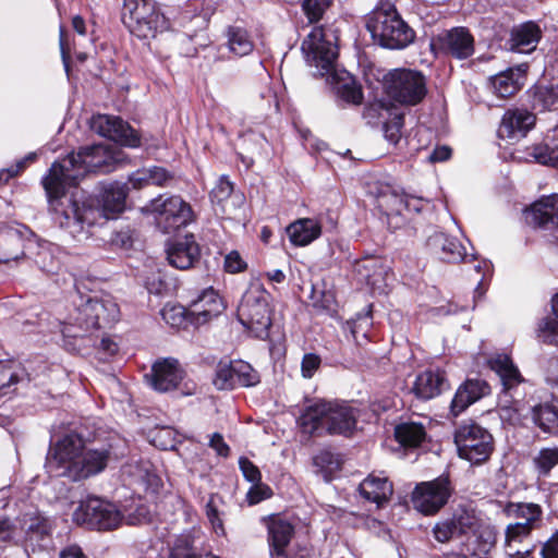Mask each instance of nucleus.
I'll return each instance as SVG.
<instances>
[{
	"label": "nucleus",
	"mask_w": 558,
	"mask_h": 558,
	"mask_svg": "<svg viewBox=\"0 0 558 558\" xmlns=\"http://www.w3.org/2000/svg\"><path fill=\"white\" fill-rule=\"evenodd\" d=\"M223 310L222 299L213 288L205 289L190 304V312L195 316L196 323H206L221 314Z\"/></svg>",
	"instance_id": "cd10ccee"
},
{
	"label": "nucleus",
	"mask_w": 558,
	"mask_h": 558,
	"mask_svg": "<svg viewBox=\"0 0 558 558\" xmlns=\"http://www.w3.org/2000/svg\"><path fill=\"white\" fill-rule=\"evenodd\" d=\"M265 521L271 558H288L287 547L294 535V526L278 514H272Z\"/></svg>",
	"instance_id": "f3484780"
},
{
	"label": "nucleus",
	"mask_w": 558,
	"mask_h": 558,
	"mask_svg": "<svg viewBox=\"0 0 558 558\" xmlns=\"http://www.w3.org/2000/svg\"><path fill=\"white\" fill-rule=\"evenodd\" d=\"M542 558H558V532L543 544Z\"/></svg>",
	"instance_id": "774afa93"
},
{
	"label": "nucleus",
	"mask_w": 558,
	"mask_h": 558,
	"mask_svg": "<svg viewBox=\"0 0 558 558\" xmlns=\"http://www.w3.org/2000/svg\"><path fill=\"white\" fill-rule=\"evenodd\" d=\"M121 20L140 39H151L170 28V22L154 0H124Z\"/></svg>",
	"instance_id": "39448f33"
},
{
	"label": "nucleus",
	"mask_w": 558,
	"mask_h": 558,
	"mask_svg": "<svg viewBox=\"0 0 558 558\" xmlns=\"http://www.w3.org/2000/svg\"><path fill=\"white\" fill-rule=\"evenodd\" d=\"M532 420L544 433H558V411L549 404L532 408Z\"/></svg>",
	"instance_id": "c9c22d12"
},
{
	"label": "nucleus",
	"mask_w": 558,
	"mask_h": 558,
	"mask_svg": "<svg viewBox=\"0 0 558 558\" xmlns=\"http://www.w3.org/2000/svg\"><path fill=\"white\" fill-rule=\"evenodd\" d=\"M473 534L475 535L473 556L475 558H489V554L495 548L497 542L496 529L483 522Z\"/></svg>",
	"instance_id": "f704fd0d"
},
{
	"label": "nucleus",
	"mask_w": 558,
	"mask_h": 558,
	"mask_svg": "<svg viewBox=\"0 0 558 558\" xmlns=\"http://www.w3.org/2000/svg\"><path fill=\"white\" fill-rule=\"evenodd\" d=\"M506 511L508 514H514L523 519L521 523H529L530 529L533 530L535 522L539 521L542 509L536 504H508Z\"/></svg>",
	"instance_id": "a19ab883"
},
{
	"label": "nucleus",
	"mask_w": 558,
	"mask_h": 558,
	"mask_svg": "<svg viewBox=\"0 0 558 558\" xmlns=\"http://www.w3.org/2000/svg\"><path fill=\"white\" fill-rule=\"evenodd\" d=\"M403 119L402 113H395L384 123L385 137L391 144H397L401 138Z\"/></svg>",
	"instance_id": "5fc2aeb1"
},
{
	"label": "nucleus",
	"mask_w": 558,
	"mask_h": 558,
	"mask_svg": "<svg viewBox=\"0 0 558 558\" xmlns=\"http://www.w3.org/2000/svg\"><path fill=\"white\" fill-rule=\"evenodd\" d=\"M118 304L110 298L77 295L70 305L58 306L56 322L65 338H78L106 328L119 319Z\"/></svg>",
	"instance_id": "7ed1b4c3"
},
{
	"label": "nucleus",
	"mask_w": 558,
	"mask_h": 558,
	"mask_svg": "<svg viewBox=\"0 0 558 558\" xmlns=\"http://www.w3.org/2000/svg\"><path fill=\"white\" fill-rule=\"evenodd\" d=\"M372 325L371 312L364 315H357L356 319L347 322L344 330H349L356 343H359V335L361 333L364 338L367 337V330Z\"/></svg>",
	"instance_id": "864d4df0"
},
{
	"label": "nucleus",
	"mask_w": 558,
	"mask_h": 558,
	"mask_svg": "<svg viewBox=\"0 0 558 558\" xmlns=\"http://www.w3.org/2000/svg\"><path fill=\"white\" fill-rule=\"evenodd\" d=\"M233 362H219L216 368L214 385L219 390L233 389L235 387V373Z\"/></svg>",
	"instance_id": "a18cd8bd"
},
{
	"label": "nucleus",
	"mask_w": 558,
	"mask_h": 558,
	"mask_svg": "<svg viewBox=\"0 0 558 558\" xmlns=\"http://www.w3.org/2000/svg\"><path fill=\"white\" fill-rule=\"evenodd\" d=\"M246 268V263L236 251L230 252L225 257V269L230 274L241 272Z\"/></svg>",
	"instance_id": "0e129e2a"
},
{
	"label": "nucleus",
	"mask_w": 558,
	"mask_h": 558,
	"mask_svg": "<svg viewBox=\"0 0 558 558\" xmlns=\"http://www.w3.org/2000/svg\"><path fill=\"white\" fill-rule=\"evenodd\" d=\"M126 195L128 185L125 183L110 182L102 184L98 203L107 219L124 210Z\"/></svg>",
	"instance_id": "bb28decb"
},
{
	"label": "nucleus",
	"mask_w": 558,
	"mask_h": 558,
	"mask_svg": "<svg viewBox=\"0 0 558 558\" xmlns=\"http://www.w3.org/2000/svg\"><path fill=\"white\" fill-rule=\"evenodd\" d=\"M16 522L29 541L45 538L50 535L54 526L53 521L36 508L21 513Z\"/></svg>",
	"instance_id": "393cba45"
},
{
	"label": "nucleus",
	"mask_w": 558,
	"mask_h": 558,
	"mask_svg": "<svg viewBox=\"0 0 558 558\" xmlns=\"http://www.w3.org/2000/svg\"><path fill=\"white\" fill-rule=\"evenodd\" d=\"M169 558H201V554L194 547L193 536L179 535L170 548Z\"/></svg>",
	"instance_id": "37998d69"
},
{
	"label": "nucleus",
	"mask_w": 558,
	"mask_h": 558,
	"mask_svg": "<svg viewBox=\"0 0 558 558\" xmlns=\"http://www.w3.org/2000/svg\"><path fill=\"white\" fill-rule=\"evenodd\" d=\"M301 49L306 61L320 70V74L329 73L338 57L337 47L322 27H314L303 40Z\"/></svg>",
	"instance_id": "ddd939ff"
},
{
	"label": "nucleus",
	"mask_w": 558,
	"mask_h": 558,
	"mask_svg": "<svg viewBox=\"0 0 558 558\" xmlns=\"http://www.w3.org/2000/svg\"><path fill=\"white\" fill-rule=\"evenodd\" d=\"M545 342L558 344V317H547L538 328Z\"/></svg>",
	"instance_id": "4d7b16f0"
},
{
	"label": "nucleus",
	"mask_w": 558,
	"mask_h": 558,
	"mask_svg": "<svg viewBox=\"0 0 558 558\" xmlns=\"http://www.w3.org/2000/svg\"><path fill=\"white\" fill-rule=\"evenodd\" d=\"M322 363L320 357L314 353L304 354L301 363V372L304 378H312Z\"/></svg>",
	"instance_id": "e2e57ef3"
},
{
	"label": "nucleus",
	"mask_w": 558,
	"mask_h": 558,
	"mask_svg": "<svg viewBox=\"0 0 558 558\" xmlns=\"http://www.w3.org/2000/svg\"><path fill=\"white\" fill-rule=\"evenodd\" d=\"M527 156L537 163L555 167L558 165V145L539 143L527 148Z\"/></svg>",
	"instance_id": "ea45409f"
},
{
	"label": "nucleus",
	"mask_w": 558,
	"mask_h": 558,
	"mask_svg": "<svg viewBox=\"0 0 558 558\" xmlns=\"http://www.w3.org/2000/svg\"><path fill=\"white\" fill-rule=\"evenodd\" d=\"M519 74L512 69H507L489 77L494 93L500 98L513 96L520 89Z\"/></svg>",
	"instance_id": "72a5a7b5"
},
{
	"label": "nucleus",
	"mask_w": 558,
	"mask_h": 558,
	"mask_svg": "<svg viewBox=\"0 0 558 558\" xmlns=\"http://www.w3.org/2000/svg\"><path fill=\"white\" fill-rule=\"evenodd\" d=\"M21 380L16 367L12 362L0 361V397L11 392V387Z\"/></svg>",
	"instance_id": "09e8293b"
},
{
	"label": "nucleus",
	"mask_w": 558,
	"mask_h": 558,
	"mask_svg": "<svg viewBox=\"0 0 558 558\" xmlns=\"http://www.w3.org/2000/svg\"><path fill=\"white\" fill-rule=\"evenodd\" d=\"M226 35L228 38V47L235 56L243 57L252 52L253 43L244 28L229 26Z\"/></svg>",
	"instance_id": "4c0bfd02"
},
{
	"label": "nucleus",
	"mask_w": 558,
	"mask_h": 558,
	"mask_svg": "<svg viewBox=\"0 0 558 558\" xmlns=\"http://www.w3.org/2000/svg\"><path fill=\"white\" fill-rule=\"evenodd\" d=\"M534 463L539 474L547 475L558 463V448L542 449L534 459Z\"/></svg>",
	"instance_id": "3c124183"
},
{
	"label": "nucleus",
	"mask_w": 558,
	"mask_h": 558,
	"mask_svg": "<svg viewBox=\"0 0 558 558\" xmlns=\"http://www.w3.org/2000/svg\"><path fill=\"white\" fill-rule=\"evenodd\" d=\"M239 466L246 481L253 485L260 483L262 474L259 469L246 457H241L239 459Z\"/></svg>",
	"instance_id": "bf43d9fd"
},
{
	"label": "nucleus",
	"mask_w": 558,
	"mask_h": 558,
	"mask_svg": "<svg viewBox=\"0 0 558 558\" xmlns=\"http://www.w3.org/2000/svg\"><path fill=\"white\" fill-rule=\"evenodd\" d=\"M287 233L292 244L305 246L320 235L322 226L314 219L304 218L291 223Z\"/></svg>",
	"instance_id": "7c9ffc66"
},
{
	"label": "nucleus",
	"mask_w": 558,
	"mask_h": 558,
	"mask_svg": "<svg viewBox=\"0 0 558 558\" xmlns=\"http://www.w3.org/2000/svg\"><path fill=\"white\" fill-rule=\"evenodd\" d=\"M162 319L174 328H181L186 322V310L181 305H166L161 310Z\"/></svg>",
	"instance_id": "603ef678"
},
{
	"label": "nucleus",
	"mask_w": 558,
	"mask_h": 558,
	"mask_svg": "<svg viewBox=\"0 0 558 558\" xmlns=\"http://www.w3.org/2000/svg\"><path fill=\"white\" fill-rule=\"evenodd\" d=\"M451 520L459 535L475 533L483 523L475 510L466 508L458 509Z\"/></svg>",
	"instance_id": "58836bf2"
},
{
	"label": "nucleus",
	"mask_w": 558,
	"mask_h": 558,
	"mask_svg": "<svg viewBox=\"0 0 558 558\" xmlns=\"http://www.w3.org/2000/svg\"><path fill=\"white\" fill-rule=\"evenodd\" d=\"M530 225L542 229L558 227V194L543 196L525 213Z\"/></svg>",
	"instance_id": "aec40b11"
},
{
	"label": "nucleus",
	"mask_w": 558,
	"mask_h": 558,
	"mask_svg": "<svg viewBox=\"0 0 558 558\" xmlns=\"http://www.w3.org/2000/svg\"><path fill=\"white\" fill-rule=\"evenodd\" d=\"M360 410L345 401H317L307 407L299 423L308 435L350 436L356 428Z\"/></svg>",
	"instance_id": "20e7f679"
},
{
	"label": "nucleus",
	"mask_w": 558,
	"mask_h": 558,
	"mask_svg": "<svg viewBox=\"0 0 558 558\" xmlns=\"http://www.w3.org/2000/svg\"><path fill=\"white\" fill-rule=\"evenodd\" d=\"M270 294L259 283H254L243 294L238 307L239 322L250 330L254 337L266 339L271 326Z\"/></svg>",
	"instance_id": "0eeeda50"
},
{
	"label": "nucleus",
	"mask_w": 558,
	"mask_h": 558,
	"mask_svg": "<svg viewBox=\"0 0 558 558\" xmlns=\"http://www.w3.org/2000/svg\"><path fill=\"white\" fill-rule=\"evenodd\" d=\"M29 229L22 227H9L0 233V263L9 264L17 262L25 256V236Z\"/></svg>",
	"instance_id": "412c9836"
},
{
	"label": "nucleus",
	"mask_w": 558,
	"mask_h": 558,
	"mask_svg": "<svg viewBox=\"0 0 558 558\" xmlns=\"http://www.w3.org/2000/svg\"><path fill=\"white\" fill-rule=\"evenodd\" d=\"M366 27L381 47L402 49L414 39L413 29L401 19L393 4L377 8L367 20Z\"/></svg>",
	"instance_id": "423d86ee"
},
{
	"label": "nucleus",
	"mask_w": 558,
	"mask_h": 558,
	"mask_svg": "<svg viewBox=\"0 0 558 558\" xmlns=\"http://www.w3.org/2000/svg\"><path fill=\"white\" fill-rule=\"evenodd\" d=\"M235 384L242 387H253L260 381L259 374L246 362L234 361Z\"/></svg>",
	"instance_id": "de8ad7c7"
},
{
	"label": "nucleus",
	"mask_w": 558,
	"mask_h": 558,
	"mask_svg": "<svg viewBox=\"0 0 558 558\" xmlns=\"http://www.w3.org/2000/svg\"><path fill=\"white\" fill-rule=\"evenodd\" d=\"M359 492L362 498L380 508L390 500L393 487L388 477L372 473L360 483Z\"/></svg>",
	"instance_id": "a878e982"
},
{
	"label": "nucleus",
	"mask_w": 558,
	"mask_h": 558,
	"mask_svg": "<svg viewBox=\"0 0 558 558\" xmlns=\"http://www.w3.org/2000/svg\"><path fill=\"white\" fill-rule=\"evenodd\" d=\"M37 154L29 153L24 159L20 160L15 167H11L9 169H4L0 171V183L8 182L11 178L17 175L21 171H23L27 165V162H32L36 160Z\"/></svg>",
	"instance_id": "680f3d73"
},
{
	"label": "nucleus",
	"mask_w": 558,
	"mask_h": 558,
	"mask_svg": "<svg viewBox=\"0 0 558 558\" xmlns=\"http://www.w3.org/2000/svg\"><path fill=\"white\" fill-rule=\"evenodd\" d=\"M166 252L169 264L181 270L193 267L199 258V246L193 234L169 243Z\"/></svg>",
	"instance_id": "a211bd4d"
},
{
	"label": "nucleus",
	"mask_w": 558,
	"mask_h": 558,
	"mask_svg": "<svg viewBox=\"0 0 558 558\" xmlns=\"http://www.w3.org/2000/svg\"><path fill=\"white\" fill-rule=\"evenodd\" d=\"M183 377L184 372L178 360L171 357L154 363L150 375H146L150 386L159 392L175 389Z\"/></svg>",
	"instance_id": "dca6fc26"
},
{
	"label": "nucleus",
	"mask_w": 558,
	"mask_h": 558,
	"mask_svg": "<svg viewBox=\"0 0 558 558\" xmlns=\"http://www.w3.org/2000/svg\"><path fill=\"white\" fill-rule=\"evenodd\" d=\"M541 38L539 26L533 21H527L512 27L507 46L510 51L529 53L536 49Z\"/></svg>",
	"instance_id": "5701e85b"
},
{
	"label": "nucleus",
	"mask_w": 558,
	"mask_h": 558,
	"mask_svg": "<svg viewBox=\"0 0 558 558\" xmlns=\"http://www.w3.org/2000/svg\"><path fill=\"white\" fill-rule=\"evenodd\" d=\"M377 197L378 205L380 207H386L397 213H400L402 208L408 210H420L418 206L412 205V202H416L417 199L403 193L398 194L395 191H391L390 187H386Z\"/></svg>",
	"instance_id": "e433bc0d"
},
{
	"label": "nucleus",
	"mask_w": 558,
	"mask_h": 558,
	"mask_svg": "<svg viewBox=\"0 0 558 558\" xmlns=\"http://www.w3.org/2000/svg\"><path fill=\"white\" fill-rule=\"evenodd\" d=\"M536 117L525 108H510L505 111L497 134L502 140L520 141L535 126Z\"/></svg>",
	"instance_id": "2eb2a0df"
},
{
	"label": "nucleus",
	"mask_w": 558,
	"mask_h": 558,
	"mask_svg": "<svg viewBox=\"0 0 558 558\" xmlns=\"http://www.w3.org/2000/svg\"><path fill=\"white\" fill-rule=\"evenodd\" d=\"M110 454L107 448L86 450L83 437L77 433H69L50 448L47 468L57 476L78 482L102 472Z\"/></svg>",
	"instance_id": "f03ea898"
},
{
	"label": "nucleus",
	"mask_w": 558,
	"mask_h": 558,
	"mask_svg": "<svg viewBox=\"0 0 558 558\" xmlns=\"http://www.w3.org/2000/svg\"><path fill=\"white\" fill-rule=\"evenodd\" d=\"M532 530L529 523L509 524L505 531V547L515 546L529 537Z\"/></svg>",
	"instance_id": "8fccbe9b"
},
{
	"label": "nucleus",
	"mask_w": 558,
	"mask_h": 558,
	"mask_svg": "<svg viewBox=\"0 0 558 558\" xmlns=\"http://www.w3.org/2000/svg\"><path fill=\"white\" fill-rule=\"evenodd\" d=\"M426 433L423 424L404 422L396 426V440L403 447L415 448L425 439Z\"/></svg>",
	"instance_id": "473e14b6"
},
{
	"label": "nucleus",
	"mask_w": 558,
	"mask_h": 558,
	"mask_svg": "<svg viewBox=\"0 0 558 558\" xmlns=\"http://www.w3.org/2000/svg\"><path fill=\"white\" fill-rule=\"evenodd\" d=\"M233 193V184L226 175L219 178L210 192L211 203L219 206L222 214L228 213L229 198Z\"/></svg>",
	"instance_id": "79ce46f5"
},
{
	"label": "nucleus",
	"mask_w": 558,
	"mask_h": 558,
	"mask_svg": "<svg viewBox=\"0 0 558 558\" xmlns=\"http://www.w3.org/2000/svg\"><path fill=\"white\" fill-rule=\"evenodd\" d=\"M355 270L361 280H364L373 290L384 291L387 286L388 269L379 259L366 258L359 262Z\"/></svg>",
	"instance_id": "c756f323"
},
{
	"label": "nucleus",
	"mask_w": 558,
	"mask_h": 558,
	"mask_svg": "<svg viewBox=\"0 0 558 558\" xmlns=\"http://www.w3.org/2000/svg\"><path fill=\"white\" fill-rule=\"evenodd\" d=\"M146 209L155 216L157 227L165 233L174 232L194 220L191 205L179 195H159Z\"/></svg>",
	"instance_id": "1a4fd4ad"
},
{
	"label": "nucleus",
	"mask_w": 558,
	"mask_h": 558,
	"mask_svg": "<svg viewBox=\"0 0 558 558\" xmlns=\"http://www.w3.org/2000/svg\"><path fill=\"white\" fill-rule=\"evenodd\" d=\"M206 515L213 529L217 534H225L222 520L219 517L217 507L214 505L213 498L206 505Z\"/></svg>",
	"instance_id": "338daca9"
},
{
	"label": "nucleus",
	"mask_w": 558,
	"mask_h": 558,
	"mask_svg": "<svg viewBox=\"0 0 558 558\" xmlns=\"http://www.w3.org/2000/svg\"><path fill=\"white\" fill-rule=\"evenodd\" d=\"M433 533L440 543L448 542L453 536L459 535L451 519L437 523L433 529Z\"/></svg>",
	"instance_id": "052dcab7"
},
{
	"label": "nucleus",
	"mask_w": 558,
	"mask_h": 558,
	"mask_svg": "<svg viewBox=\"0 0 558 558\" xmlns=\"http://www.w3.org/2000/svg\"><path fill=\"white\" fill-rule=\"evenodd\" d=\"M558 105V86H537L533 95V106L539 110H550Z\"/></svg>",
	"instance_id": "c03bdc74"
},
{
	"label": "nucleus",
	"mask_w": 558,
	"mask_h": 558,
	"mask_svg": "<svg viewBox=\"0 0 558 558\" xmlns=\"http://www.w3.org/2000/svg\"><path fill=\"white\" fill-rule=\"evenodd\" d=\"M311 299L315 307L331 311L333 310L336 300L331 291H317L316 287L312 288Z\"/></svg>",
	"instance_id": "13d9d810"
},
{
	"label": "nucleus",
	"mask_w": 558,
	"mask_h": 558,
	"mask_svg": "<svg viewBox=\"0 0 558 558\" xmlns=\"http://www.w3.org/2000/svg\"><path fill=\"white\" fill-rule=\"evenodd\" d=\"M458 454L471 464L486 462L494 451V437L474 421L460 424L453 435Z\"/></svg>",
	"instance_id": "6e6552de"
},
{
	"label": "nucleus",
	"mask_w": 558,
	"mask_h": 558,
	"mask_svg": "<svg viewBox=\"0 0 558 558\" xmlns=\"http://www.w3.org/2000/svg\"><path fill=\"white\" fill-rule=\"evenodd\" d=\"M385 88L389 97L409 106L420 104L427 94L424 75L409 69H396L389 72L385 78Z\"/></svg>",
	"instance_id": "9d476101"
},
{
	"label": "nucleus",
	"mask_w": 558,
	"mask_h": 558,
	"mask_svg": "<svg viewBox=\"0 0 558 558\" xmlns=\"http://www.w3.org/2000/svg\"><path fill=\"white\" fill-rule=\"evenodd\" d=\"M331 4V0H304L302 8L310 22H317L325 10Z\"/></svg>",
	"instance_id": "6e6d98bb"
},
{
	"label": "nucleus",
	"mask_w": 558,
	"mask_h": 558,
	"mask_svg": "<svg viewBox=\"0 0 558 558\" xmlns=\"http://www.w3.org/2000/svg\"><path fill=\"white\" fill-rule=\"evenodd\" d=\"M339 97L348 104L360 105L363 100L362 87L352 78L342 80L337 87Z\"/></svg>",
	"instance_id": "49530a36"
},
{
	"label": "nucleus",
	"mask_w": 558,
	"mask_h": 558,
	"mask_svg": "<svg viewBox=\"0 0 558 558\" xmlns=\"http://www.w3.org/2000/svg\"><path fill=\"white\" fill-rule=\"evenodd\" d=\"M73 518L76 522L98 531L114 530L121 525L123 520V515L116 505L98 497H89L81 501Z\"/></svg>",
	"instance_id": "9b49d317"
},
{
	"label": "nucleus",
	"mask_w": 558,
	"mask_h": 558,
	"mask_svg": "<svg viewBox=\"0 0 558 558\" xmlns=\"http://www.w3.org/2000/svg\"><path fill=\"white\" fill-rule=\"evenodd\" d=\"M453 493L454 487L449 476L440 475L433 481L417 484L411 499L414 509L423 514L430 515L445 507Z\"/></svg>",
	"instance_id": "f8f14e48"
},
{
	"label": "nucleus",
	"mask_w": 558,
	"mask_h": 558,
	"mask_svg": "<svg viewBox=\"0 0 558 558\" xmlns=\"http://www.w3.org/2000/svg\"><path fill=\"white\" fill-rule=\"evenodd\" d=\"M490 392L489 385L482 379H468L456 391L451 401V413L457 416L468 407L487 396Z\"/></svg>",
	"instance_id": "b1692460"
},
{
	"label": "nucleus",
	"mask_w": 558,
	"mask_h": 558,
	"mask_svg": "<svg viewBox=\"0 0 558 558\" xmlns=\"http://www.w3.org/2000/svg\"><path fill=\"white\" fill-rule=\"evenodd\" d=\"M489 364L490 368L499 376L505 392H509L523 380L519 369L506 354H498L489 361Z\"/></svg>",
	"instance_id": "2f4dec72"
},
{
	"label": "nucleus",
	"mask_w": 558,
	"mask_h": 558,
	"mask_svg": "<svg viewBox=\"0 0 558 558\" xmlns=\"http://www.w3.org/2000/svg\"><path fill=\"white\" fill-rule=\"evenodd\" d=\"M122 151L108 145L96 144L81 148L66 157L54 161L48 174L43 179L53 219L61 228L81 231L84 225H93L92 208L80 206L68 196L65 189L76 185L78 180L89 172L109 173L122 161Z\"/></svg>",
	"instance_id": "f257e3e1"
},
{
	"label": "nucleus",
	"mask_w": 558,
	"mask_h": 558,
	"mask_svg": "<svg viewBox=\"0 0 558 558\" xmlns=\"http://www.w3.org/2000/svg\"><path fill=\"white\" fill-rule=\"evenodd\" d=\"M150 185L162 186L167 185L169 181L173 179V177L162 167H150L148 168Z\"/></svg>",
	"instance_id": "69168bd1"
},
{
	"label": "nucleus",
	"mask_w": 558,
	"mask_h": 558,
	"mask_svg": "<svg viewBox=\"0 0 558 558\" xmlns=\"http://www.w3.org/2000/svg\"><path fill=\"white\" fill-rule=\"evenodd\" d=\"M90 129L97 134L128 147H138L141 137L137 132L120 117L97 114L90 119Z\"/></svg>",
	"instance_id": "4468645a"
},
{
	"label": "nucleus",
	"mask_w": 558,
	"mask_h": 558,
	"mask_svg": "<svg viewBox=\"0 0 558 558\" xmlns=\"http://www.w3.org/2000/svg\"><path fill=\"white\" fill-rule=\"evenodd\" d=\"M440 47L457 59H466L474 52V38L465 27H453L438 36Z\"/></svg>",
	"instance_id": "4be33fe9"
},
{
	"label": "nucleus",
	"mask_w": 558,
	"mask_h": 558,
	"mask_svg": "<svg viewBox=\"0 0 558 558\" xmlns=\"http://www.w3.org/2000/svg\"><path fill=\"white\" fill-rule=\"evenodd\" d=\"M449 389V383L444 371L426 369L420 373L411 388V391L420 400H430Z\"/></svg>",
	"instance_id": "6ab92c4d"
},
{
	"label": "nucleus",
	"mask_w": 558,
	"mask_h": 558,
	"mask_svg": "<svg viewBox=\"0 0 558 558\" xmlns=\"http://www.w3.org/2000/svg\"><path fill=\"white\" fill-rule=\"evenodd\" d=\"M427 246L447 263H457L463 260L465 251L462 244L454 238H450L444 232H435L427 240Z\"/></svg>",
	"instance_id": "c85d7f7f"
}]
</instances>
